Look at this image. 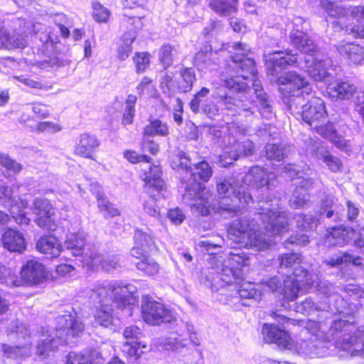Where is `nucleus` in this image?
<instances>
[{
	"mask_svg": "<svg viewBox=\"0 0 364 364\" xmlns=\"http://www.w3.org/2000/svg\"><path fill=\"white\" fill-rule=\"evenodd\" d=\"M360 214V205L350 200L346 202V212L340 213V208L335 203L333 195H326L322 198V218H328L329 222L342 223L357 221Z\"/></svg>",
	"mask_w": 364,
	"mask_h": 364,
	"instance_id": "nucleus-14",
	"label": "nucleus"
},
{
	"mask_svg": "<svg viewBox=\"0 0 364 364\" xmlns=\"http://www.w3.org/2000/svg\"><path fill=\"white\" fill-rule=\"evenodd\" d=\"M279 260L281 273L287 277V274L291 272L295 265L300 263L301 259L300 255L292 252L282 254Z\"/></svg>",
	"mask_w": 364,
	"mask_h": 364,
	"instance_id": "nucleus-43",
	"label": "nucleus"
},
{
	"mask_svg": "<svg viewBox=\"0 0 364 364\" xmlns=\"http://www.w3.org/2000/svg\"><path fill=\"white\" fill-rule=\"evenodd\" d=\"M36 249L47 255L48 258L58 257L62 252V245L56 237L46 235L41 237L36 242Z\"/></svg>",
	"mask_w": 364,
	"mask_h": 364,
	"instance_id": "nucleus-34",
	"label": "nucleus"
},
{
	"mask_svg": "<svg viewBox=\"0 0 364 364\" xmlns=\"http://www.w3.org/2000/svg\"><path fill=\"white\" fill-rule=\"evenodd\" d=\"M232 49L234 55L232 57V63L230 64V67L236 70L237 75L231 76L228 79H221V86L225 87L237 95H228L222 87H217L213 97L218 100L220 105L231 114H240L242 112L253 114L250 106L252 102L247 97L250 90L247 80H250L252 82L257 100V107L260 114L266 119L272 118L274 114L272 100L264 92L260 81L256 78L257 70L255 61L247 58L250 52V46L238 42L234 43Z\"/></svg>",
	"mask_w": 364,
	"mask_h": 364,
	"instance_id": "nucleus-3",
	"label": "nucleus"
},
{
	"mask_svg": "<svg viewBox=\"0 0 364 364\" xmlns=\"http://www.w3.org/2000/svg\"><path fill=\"white\" fill-rule=\"evenodd\" d=\"M21 277L23 285H36L41 283L45 279V267L40 262L30 259L21 269Z\"/></svg>",
	"mask_w": 364,
	"mask_h": 364,
	"instance_id": "nucleus-24",
	"label": "nucleus"
},
{
	"mask_svg": "<svg viewBox=\"0 0 364 364\" xmlns=\"http://www.w3.org/2000/svg\"><path fill=\"white\" fill-rule=\"evenodd\" d=\"M83 323L70 313L59 315L55 318V330L42 327V338L36 346V353L45 358L54 352L59 346L74 343L72 339L83 332Z\"/></svg>",
	"mask_w": 364,
	"mask_h": 364,
	"instance_id": "nucleus-8",
	"label": "nucleus"
},
{
	"mask_svg": "<svg viewBox=\"0 0 364 364\" xmlns=\"http://www.w3.org/2000/svg\"><path fill=\"white\" fill-rule=\"evenodd\" d=\"M362 259L359 256H355L348 252H339L329 256L323 261L322 264L325 267L336 268V276L339 279L348 281L352 277V273H346L348 271V264L360 266Z\"/></svg>",
	"mask_w": 364,
	"mask_h": 364,
	"instance_id": "nucleus-17",
	"label": "nucleus"
},
{
	"mask_svg": "<svg viewBox=\"0 0 364 364\" xmlns=\"http://www.w3.org/2000/svg\"><path fill=\"white\" fill-rule=\"evenodd\" d=\"M315 129L318 134L322 135L323 136H342V135L338 132V128L336 124L333 122H328L326 124H320L316 123L313 128Z\"/></svg>",
	"mask_w": 364,
	"mask_h": 364,
	"instance_id": "nucleus-53",
	"label": "nucleus"
},
{
	"mask_svg": "<svg viewBox=\"0 0 364 364\" xmlns=\"http://www.w3.org/2000/svg\"><path fill=\"white\" fill-rule=\"evenodd\" d=\"M186 345L185 341L181 338L169 337L164 341V346L167 350H178L180 348L185 347Z\"/></svg>",
	"mask_w": 364,
	"mask_h": 364,
	"instance_id": "nucleus-60",
	"label": "nucleus"
},
{
	"mask_svg": "<svg viewBox=\"0 0 364 364\" xmlns=\"http://www.w3.org/2000/svg\"><path fill=\"white\" fill-rule=\"evenodd\" d=\"M238 0H211L209 6L223 16H230L237 11Z\"/></svg>",
	"mask_w": 364,
	"mask_h": 364,
	"instance_id": "nucleus-41",
	"label": "nucleus"
},
{
	"mask_svg": "<svg viewBox=\"0 0 364 364\" xmlns=\"http://www.w3.org/2000/svg\"><path fill=\"white\" fill-rule=\"evenodd\" d=\"M322 200L320 203V208L318 212L316 213L315 215L298 214L295 215L294 220L296 223V227L300 230L309 231L315 230L318 223L329 222L328 218H322Z\"/></svg>",
	"mask_w": 364,
	"mask_h": 364,
	"instance_id": "nucleus-35",
	"label": "nucleus"
},
{
	"mask_svg": "<svg viewBox=\"0 0 364 364\" xmlns=\"http://www.w3.org/2000/svg\"><path fill=\"white\" fill-rule=\"evenodd\" d=\"M85 245V235L84 232L69 233L66 235V240L64 242L62 252L71 254L72 256H82V258L87 254V258L90 256L88 253H84ZM84 262V259H82Z\"/></svg>",
	"mask_w": 364,
	"mask_h": 364,
	"instance_id": "nucleus-30",
	"label": "nucleus"
},
{
	"mask_svg": "<svg viewBox=\"0 0 364 364\" xmlns=\"http://www.w3.org/2000/svg\"><path fill=\"white\" fill-rule=\"evenodd\" d=\"M2 243L4 248L10 252L21 253L26 247V243L23 234L16 229H7L2 236Z\"/></svg>",
	"mask_w": 364,
	"mask_h": 364,
	"instance_id": "nucleus-32",
	"label": "nucleus"
},
{
	"mask_svg": "<svg viewBox=\"0 0 364 364\" xmlns=\"http://www.w3.org/2000/svg\"><path fill=\"white\" fill-rule=\"evenodd\" d=\"M291 44L306 55L305 58L318 55V48L314 41L301 29L292 30L289 35Z\"/></svg>",
	"mask_w": 364,
	"mask_h": 364,
	"instance_id": "nucleus-25",
	"label": "nucleus"
},
{
	"mask_svg": "<svg viewBox=\"0 0 364 364\" xmlns=\"http://www.w3.org/2000/svg\"><path fill=\"white\" fill-rule=\"evenodd\" d=\"M309 242V236L306 234H300L296 235H291L287 240L284 242L286 248H290L289 245H299L304 246Z\"/></svg>",
	"mask_w": 364,
	"mask_h": 364,
	"instance_id": "nucleus-58",
	"label": "nucleus"
},
{
	"mask_svg": "<svg viewBox=\"0 0 364 364\" xmlns=\"http://www.w3.org/2000/svg\"><path fill=\"white\" fill-rule=\"evenodd\" d=\"M2 43L8 48H21L26 47V41L22 34L16 32L5 33Z\"/></svg>",
	"mask_w": 364,
	"mask_h": 364,
	"instance_id": "nucleus-51",
	"label": "nucleus"
},
{
	"mask_svg": "<svg viewBox=\"0 0 364 364\" xmlns=\"http://www.w3.org/2000/svg\"><path fill=\"white\" fill-rule=\"evenodd\" d=\"M287 279L294 281V287H297V296L302 287L311 288L314 285L312 275L300 263L295 265L291 272L287 274Z\"/></svg>",
	"mask_w": 364,
	"mask_h": 364,
	"instance_id": "nucleus-33",
	"label": "nucleus"
},
{
	"mask_svg": "<svg viewBox=\"0 0 364 364\" xmlns=\"http://www.w3.org/2000/svg\"><path fill=\"white\" fill-rule=\"evenodd\" d=\"M279 200L269 198L259 201L258 212L235 220L228 229L230 238L240 246L256 250L268 249L269 235H282L289 230L287 213L279 206Z\"/></svg>",
	"mask_w": 364,
	"mask_h": 364,
	"instance_id": "nucleus-4",
	"label": "nucleus"
},
{
	"mask_svg": "<svg viewBox=\"0 0 364 364\" xmlns=\"http://www.w3.org/2000/svg\"><path fill=\"white\" fill-rule=\"evenodd\" d=\"M181 80L178 84L181 92H187L191 90L193 83L196 82V75L191 68H185L181 71Z\"/></svg>",
	"mask_w": 364,
	"mask_h": 364,
	"instance_id": "nucleus-50",
	"label": "nucleus"
},
{
	"mask_svg": "<svg viewBox=\"0 0 364 364\" xmlns=\"http://www.w3.org/2000/svg\"><path fill=\"white\" fill-rule=\"evenodd\" d=\"M136 288L132 284L119 281L97 282L90 289V298L96 305L94 315L96 323L116 331L120 325V318L114 317L112 303L120 311L117 314L121 318L132 316L133 309L136 303L134 294Z\"/></svg>",
	"mask_w": 364,
	"mask_h": 364,
	"instance_id": "nucleus-5",
	"label": "nucleus"
},
{
	"mask_svg": "<svg viewBox=\"0 0 364 364\" xmlns=\"http://www.w3.org/2000/svg\"><path fill=\"white\" fill-rule=\"evenodd\" d=\"M134 246L131 250V255L136 258L144 254L153 252L156 249L154 237L149 229L146 230L136 228L134 235Z\"/></svg>",
	"mask_w": 364,
	"mask_h": 364,
	"instance_id": "nucleus-23",
	"label": "nucleus"
},
{
	"mask_svg": "<svg viewBox=\"0 0 364 364\" xmlns=\"http://www.w3.org/2000/svg\"><path fill=\"white\" fill-rule=\"evenodd\" d=\"M339 53L353 64H362L364 61V50L354 43L341 44L337 46Z\"/></svg>",
	"mask_w": 364,
	"mask_h": 364,
	"instance_id": "nucleus-38",
	"label": "nucleus"
},
{
	"mask_svg": "<svg viewBox=\"0 0 364 364\" xmlns=\"http://www.w3.org/2000/svg\"><path fill=\"white\" fill-rule=\"evenodd\" d=\"M144 132L146 135L160 136H166L169 133L167 124L160 119L151 120L150 124L145 127Z\"/></svg>",
	"mask_w": 364,
	"mask_h": 364,
	"instance_id": "nucleus-48",
	"label": "nucleus"
},
{
	"mask_svg": "<svg viewBox=\"0 0 364 364\" xmlns=\"http://www.w3.org/2000/svg\"><path fill=\"white\" fill-rule=\"evenodd\" d=\"M243 273L240 269L224 268L213 280L215 286L221 288L225 286H234L235 291L232 294L235 298L240 299L242 304L250 306L255 301H259L262 296L260 290L256 288L254 283L245 282Z\"/></svg>",
	"mask_w": 364,
	"mask_h": 364,
	"instance_id": "nucleus-9",
	"label": "nucleus"
},
{
	"mask_svg": "<svg viewBox=\"0 0 364 364\" xmlns=\"http://www.w3.org/2000/svg\"><path fill=\"white\" fill-rule=\"evenodd\" d=\"M250 257L247 253L242 251L240 249H236L234 252H231L228 255V259L227 261L228 264H221L220 267H217L216 275L219 272H222L224 268H232V269H240L244 274L242 267H245L250 265Z\"/></svg>",
	"mask_w": 364,
	"mask_h": 364,
	"instance_id": "nucleus-36",
	"label": "nucleus"
},
{
	"mask_svg": "<svg viewBox=\"0 0 364 364\" xmlns=\"http://www.w3.org/2000/svg\"><path fill=\"white\" fill-rule=\"evenodd\" d=\"M313 141V138H309L306 140V151H310L318 161L323 164L331 171L334 173L339 171L342 168L341 159L333 155L323 145H310Z\"/></svg>",
	"mask_w": 364,
	"mask_h": 364,
	"instance_id": "nucleus-22",
	"label": "nucleus"
},
{
	"mask_svg": "<svg viewBox=\"0 0 364 364\" xmlns=\"http://www.w3.org/2000/svg\"><path fill=\"white\" fill-rule=\"evenodd\" d=\"M141 146L144 152H149L153 155L156 154L159 151V145L149 138H142Z\"/></svg>",
	"mask_w": 364,
	"mask_h": 364,
	"instance_id": "nucleus-64",
	"label": "nucleus"
},
{
	"mask_svg": "<svg viewBox=\"0 0 364 364\" xmlns=\"http://www.w3.org/2000/svg\"><path fill=\"white\" fill-rule=\"evenodd\" d=\"M293 149V146L282 143L268 142L265 146V153L268 159L280 161L287 157Z\"/></svg>",
	"mask_w": 364,
	"mask_h": 364,
	"instance_id": "nucleus-40",
	"label": "nucleus"
},
{
	"mask_svg": "<svg viewBox=\"0 0 364 364\" xmlns=\"http://www.w3.org/2000/svg\"><path fill=\"white\" fill-rule=\"evenodd\" d=\"M284 173L289 175L291 178L296 177L301 179L289 199V205L292 208H304L310 202L309 190L313 187L314 180L312 178H304L303 175H307L306 173L300 171L298 166L295 164H289L284 166Z\"/></svg>",
	"mask_w": 364,
	"mask_h": 364,
	"instance_id": "nucleus-11",
	"label": "nucleus"
},
{
	"mask_svg": "<svg viewBox=\"0 0 364 364\" xmlns=\"http://www.w3.org/2000/svg\"><path fill=\"white\" fill-rule=\"evenodd\" d=\"M328 234L325 243L328 246H343L352 242L356 247H364V225L355 228H346L343 225L328 227Z\"/></svg>",
	"mask_w": 364,
	"mask_h": 364,
	"instance_id": "nucleus-12",
	"label": "nucleus"
},
{
	"mask_svg": "<svg viewBox=\"0 0 364 364\" xmlns=\"http://www.w3.org/2000/svg\"><path fill=\"white\" fill-rule=\"evenodd\" d=\"M357 15L359 17V24L351 28L352 33L359 38H364V7L357 9Z\"/></svg>",
	"mask_w": 364,
	"mask_h": 364,
	"instance_id": "nucleus-59",
	"label": "nucleus"
},
{
	"mask_svg": "<svg viewBox=\"0 0 364 364\" xmlns=\"http://www.w3.org/2000/svg\"><path fill=\"white\" fill-rule=\"evenodd\" d=\"M104 361L101 353L92 349L79 353L70 352L66 356L65 364H104Z\"/></svg>",
	"mask_w": 364,
	"mask_h": 364,
	"instance_id": "nucleus-31",
	"label": "nucleus"
},
{
	"mask_svg": "<svg viewBox=\"0 0 364 364\" xmlns=\"http://www.w3.org/2000/svg\"><path fill=\"white\" fill-rule=\"evenodd\" d=\"M265 65L267 74L276 76L287 65H294L297 61L296 54H292L291 50L274 51L264 55Z\"/></svg>",
	"mask_w": 364,
	"mask_h": 364,
	"instance_id": "nucleus-21",
	"label": "nucleus"
},
{
	"mask_svg": "<svg viewBox=\"0 0 364 364\" xmlns=\"http://www.w3.org/2000/svg\"><path fill=\"white\" fill-rule=\"evenodd\" d=\"M178 57V48L169 43L164 44L159 49V60L165 69L171 67Z\"/></svg>",
	"mask_w": 364,
	"mask_h": 364,
	"instance_id": "nucleus-42",
	"label": "nucleus"
},
{
	"mask_svg": "<svg viewBox=\"0 0 364 364\" xmlns=\"http://www.w3.org/2000/svg\"><path fill=\"white\" fill-rule=\"evenodd\" d=\"M0 284L9 287H16L23 286V280L19 279V277L10 268L0 265Z\"/></svg>",
	"mask_w": 364,
	"mask_h": 364,
	"instance_id": "nucleus-47",
	"label": "nucleus"
},
{
	"mask_svg": "<svg viewBox=\"0 0 364 364\" xmlns=\"http://www.w3.org/2000/svg\"><path fill=\"white\" fill-rule=\"evenodd\" d=\"M228 138L230 147L224 149V154H227L230 159L236 161L241 156H247L253 154L255 145L249 138Z\"/></svg>",
	"mask_w": 364,
	"mask_h": 364,
	"instance_id": "nucleus-28",
	"label": "nucleus"
},
{
	"mask_svg": "<svg viewBox=\"0 0 364 364\" xmlns=\"http://www.w3.org/2000/svg\"><path fill=\"white\" fill-rule=\"evenodd\" d=\"M321 7L331 16L339 17L343 16L345 13V10L343 8L335 6L331 1L328 0H322Z\"/></svg>",
	"mask_w": 364,
	"mask_h": 364,
	"instance_id": "nucleus-57",
	"label": "nucleus"
},
{
	"mask_svg": "<svg viewBox=\"0 0 364 364\" xmlns=\"http://www.w3.org/2000/svg\"><path fill=\"white\" fill-rule=\"evenodd\" d=\"M277 178L274 172H268L259 166L252 167L243 178V183L257 188L270 190L277 184Z\"/></svg>",
	"mask_w": 364,
	"mask_h": 364,
	"instance_id": "nucleus-20",
	"label": "nucleus"
},
{
	"mask_svg": "<svg viewBox=\"0 0 364 364\" xmlns=\"http://www.w3.org/2000/svg\"><path fill=\"white\" fill-rule=\"evenodd\" d=\"M92 16L96 21L103 23L107 21L110 12L107 8L97 1L92 3Z\"/></svg>",
	"mask_w": 364,
	"mask_h": 364,
	"instance_id": "nucleus-55",
	"label": "nucleus"
},
{
	"mask_svg": "<svg viewBox=\"0 0 364 364\" xmlns=\"http://www.w3.org/2000/svg\"><path fill=\"white\" fill-rule=\"evenodd\" d=\"M141 334V331L136 326H129L124 330L123 335L124 338L133 340L130 342L127 341L123 349L130 357H139L144 353L143 349H146L147 347L145 343L137 341Z\"/></svg>",
	"mask_w": 364,
	"mask_h": 364,
	"instance_id": "nucleus-27",
	"label": "nucleus"
},
{
	"mask_svg": "<svg viewBox=\"0 0 364 364\" xmlns=\"http://www.w3.org/2000/svg\"><path fill=\"white\" fill-rule=\"evenodd\" d=\"M277 83L283 87L282 92L290 94L285 102L291 113H300L304 122L312 128L326 116L325 103L323 100L312 97L305 102V96L311 93L312 87L306 79L295 72H289L277 78Z\"/></svg>",
	"mask_w": 364,
	"mask_h": 364,
	"instance_id": "nucleus-7",
	"label": "nucleus"
},
{
	"mask_svg": "<svg viewBox=\"0 0 364 364\" xmlns=\"http://www.w3.org/2000/svg\"><path fill=\"white\" fill-rule=\"evenodd\" d=\"M355 91L356 87L348 81L336 82L327 87L328 95L337 100H348Z\"/></svg>",
	"mask_w": 364,
	"mask_h": 364,
	"instance_id": "nucleus-37",
	"label": "nucleus"
},
{
	"mask_svg": "<svg viewBox=\"0 0 364 364\" xmlns=\"http://www.w3.org/2000/svg\"><path fill=\"white\" fill-rule=\"evenodd\" d=\"M209 89L203 87L200 89V91L196 93L193 99L190 102V107L193 112H199L200 103L203 99L205 97L209 94Z\"/></svg>",
	"mask_w": 364,
	"mask_h": 364,
	"instance_id": "nucleus-56",
	"label": "nucleus"
},
{
	"mask_svg": "<svg viewBox=\"0 0 364 364\" xmlns=\"http://www.w3.org/2000/svg\"><path fill=\"white\" fill-rule=\"evenodd\" d=\"M141 178L145 182V188L149 196L144 204V211L150 216L161 219V210L157 203L164 199V181L161 178V171L159 166H150L149 171L144 169Z\"/></svg>",
	"mask_w": 364,
	"mask_h": 364,
	"instance_id": "nucleus-10",
	"label": "nucleus"
},
{
	"mask_svg": "<svg viewBox=\"0 0 364 364\" xmlns=\"http://www.w3.org/2000/svg\"><path fill=\"white\" fill-rule=\"evenodd\" d=\"M135 38L134 34H130L129 37H127L126 34L124 35L123 42L119 46L117 50V56L119 60H125L129 56L132 51V44L134 41Z\"/></svg>",
	"mask_w": 364,
	"mask_h": 364,
	"instance_id": "nucleus-52",
	"label": "nucleus"
},
{
	"mask_svg": "<svg viewBox=\"0 0 364 364\" xmlns=\"http://www.w3.org/2000/svg\"><path fill=\"white\" fill-rule=\"evenodd\" d=\"M99 145L100 142L97 138H81L76 146L75 152L82 156L92 158L93 152Z\"/></svg>",
	"mask_w": 364,
	"mask_h": 364,
	"instance_id": "nucleus-46",
	"label": "nucleus"
},
{
	"mask_svg": "<svg viewBox=\"0 0 364 364\" xmlns=\"http://www.w3.org/2000/svg\"><path fill=\"white\" fill-rule=\"evenodd\" d=\"M198 246L201 248V252L210 255L216 254L215 250L220 246L208 240H200L198 242Z\"/></svg>",
	"mask_w": 364,
	"mask_h": 364,
	"instance_id": "nucleus-63",
	"label": "nucleus"
},
{
	"mask_svg": "<svg viewBox=\"0 0 364 364\" xmlns=\"http://www.w3.org/2000/svg\"><path fill=\"white\" fill-rule=\"evenodd\" d=\"M16 333L18 337L21 336L26 341L25 345L23 346H11L5 344L2 346V350L6 358L14 359L18 362L22 358L28 356L31 353L28 346L31 333L29 329L23 325L16 326Z\"/></svg>",
	"mask_w": 364,
	"mask_h": 364,
	"instance_id": "nucleus-26",
	"label": "nucleus"
},
{
	"mask_svg": "<svg viewBox=\"0 0 364 364\" xmlns=\"http://www.w3.org/2000/svg\"><path fill=\"white\" fill-rule=\"evenodd\" d=\"M217 60L216 53L212 51L210 46H205L204 50H201L196 55L194 63L201 70H213Z\"/></svg>",
	"mask_w": 364,
	"mask_h": 364,
	"instance_id": "nucleus-39",
	"label": "nucleus"
},
{
	"mask_svg": "<svg viewBox=\"0 0 364 364\" xmlns=\"http://www.w3.org/2000/svg\"><path fill=\"white\" fill-rule=\"evenodd\" d=\"M97 201L100 211L105 218H110L119 215V210L110 203L104 193H97Z\"/></svg>",
	"mask_w": 364,
	"mask_h": 364,
	"instance_id": "nucleus-44",
	"label": "nucleus"
},
{
	"mask_svg": "<svg viewBox=\"0 0 364 364\" xmlns=\"http://www.w3.org/2000/svg\"><path fill=\"white\" fill-rule=\"evenodd\" d=\"M171 166L180 179L183 202L190 206L194 214L207 216L214 210L227 218L233 217L239 209L253 202L248 188L237 186L231 176H221L216 178L218 199L215 203L213 194L200 181L206 182L210 179V166L206 161H201L192 167L190 159L182 151L177 150L171 156Z\"/></svg>",
	"mask_w": 364,
	"mask_h": 364,
	"instance_id": "nucleus-1",
	"label": "nucleus"
},
{
	"mask_svg": "<svg viewBox=\"0 0 364 364\" xmlns=\"http://www.w3.org/2000/svg\"><path fill=\"white\" fill-rule=\"evenodd\" d=\"M136 268L149 276L156 274L159 271V264L151 257H143L141 260L136 262Z\"/></svg>",
	"mask_w": 364,
	"mask_h": 364,
	"instance_id": "nucleus-49",
	"label": "nucleus"
},
{
	"mask_svg": "<svg viewBox=\"0 0 364 364\" xmlns=\"http://www.w3.org/2000/svg\"><path fill=\"white\" fill-rule=\"evenodd\" d=\"M331 142L341 151L348 155L353 151V145L350 140L346 138H331Z\"/></svg>",
	"mask_w": 364,
	"mask_h": 364,
	"instance_id": "nucleus-62",
	"label": "nucleus"
},
{
	"mask_svg": "<svg viewBox=\"0 0 364 364\" xmlns=\"http://www.w3.org/2000/svg\"><path fill=\"white\" fill-rule=\"evenodd\" d=\"M136 73L144 72L150 65V54L146 52L136 53L133 57Z\"/></svg>",
	"mask_w": 364,
	"mask_h": 364,
	"instance_id": "nucleus-54",
	"label": "nucleus"
},
{
	"mask_svg": "<svg viewBox=\"0 0 364 364\" xmlns=\"http://www.w3.org/2000/svg\"><path fill=\"white\" fill-rule=\"evenodd\" d=\"M260 285L264 291H271L281 296V305L284 308H290V302L297 298V287H294V281L287 279L283 274L264 278L260 281Z\"/></svg>",
	"mask_w": 364,
	"mask_h": 364,
	"instance_id": "nucleus-13",
	"label": "nucleus"
},
{
	"mask_svg": "<svg viewBox=\"0 0 364 364\" xmlns=\"http://www.w3.org/2000/svg\"><path fill=\"white\" fill-rule=\"evenodd\" d=\"M316 288L320 296L318 301L307 297L301 303L290 304V308L287 309L302 314L316 315L318 317L316 322L321 324H330L331 321H328L334 320L336 315L341 316L340 318L344 320L355 321L356 306L339 294L338 287L327 280H320L316 283Z\"/></svg>",
	"mask_w": 364,
	"mask_h": 364,
	"instance_id": "nucleus-6",
	"label": "nucleus"
},
{
	"mask_svg": "<svg viewBox=\"0 0 364 364\" xmlns=\"http://www.w3.org/2000/svg\"><path fill=\"white\" fill-rule=\"evenodd\" d=\"M62 129V127L51 122H42L37 124L36 130L38 133L47 131L48 134H55Z\"/></svg>",
	"mask_w": 364,
	"mask_h": 364,
	"instance_id": "nucleus-61",
	"label": "nucleus"
},
{
	"mask_svg": "<svg viewBox=\"0 0 364 364\" xmlns=\"http://www.w3.org/2000/svg\"><path fill=\"white\" fill-rule=\"evenodd\" d=\"M31 210L36 215L35 221L39 227L50 231L55 230L57 225L53 217V208L48 200L35 198Z\"/></svg>",
	"mask_w": 364,
	"mask_h": 364,
	"instance_id": "nucleus-19",
	"label": "nucleus"
},
{
	"mask_svg": "<svg viewBox=\"0 0 364 364\" xmlns=\"http://www.w3.org/2000/svg\"><path fill=\"white\" fill-rule=\"evenodd\" d=\"M141 316L146 323L154 326L175 321L174 314L169 309L148 295L141 299Z\"/></svg>",
	"mask_w": 364,
	"mask_h": 364,
	"instance_id": "nucleus-15",
	"label": "nucleus"
},
{
	"mask_svg": "<svg viewBox=\"0 0 364 364\" xmlns=\"http://www.w3.org/2000/svg\"><path fill=\"white\" fill-rule=\"evenodd\" d=\"M0 166L1 173L5 178H9L19 173L22 168L20 164H18L7 155L0 154Z\"/></svg>",
	"mask_w": 364,
	"mask_h": 364,
	"instance_id": "nucleus-45",
	"label": "nucleus"
},
{
	"mask_svg": "<svg viewBox=\"0 0 364 364\" xmlns=\"http://www.w3.org/2000/svg\"><path fill=\"white\" fill-rule=\"evenodd\" d=\"M13 190L8 186H0V203L9 210L11 216L19 225H28L31 220L27 217L25 209L28 201L21 198L13 196Z\"/></svg>",
	"mask_w": 364,
	"mask_h": 364,
	"instance_id": "nucleus-16",
	"label": "nucleus"
},
{
	"mask_svg": "<svg viewBox=\"0 0 364 364\" xmlns=\"http://www.w3.org/2000/svg\"><path fill=\"white\" fill-rule=\"evenodd\" d=\"M262 334L267 343L306 358L328 355V345L333 341L337 348L351 356H364V326L356 327L355 321L334 319L330 325L309 321L296 341L287 331L274 324H264Z\"/></svg>",
	"mask_w": 364,
	"mask_h": 364,
	"instance_id": "nucleus-2",
	"label": "nucleus"
},
{
	"mask_svg": "<svg viewBox=\"0 0 364 364\" xmlns=\"http://www.w3.org/2000/svg\"><path fill=\"white\" fill-rule=\"evenodd\" d=\"M120 259L117 255H109L103 257L97 251H92L87 258V254L84 257V263L90 268H95L101 266L102 269L109 272L120 267Z\"/></svg>",
	"mask_w": 364,
	"mask_h": 364,
	"instance_id": "nucleus-29",
	"label": "nucleus"
},
{
	"mask_svg": "<svg viewBox=\"0 0 364 364\" xmlns=\"http://www.w3.org/2000/svg\"><path fill=\"white\" fill-rule=\"evenodd\" d=\"M304 61L309 76L315 81L321 82L327 77L332 76V71L335 70L336 65L331 58L326 56L321 58L317 55L313 58H305Z\"/></svg>",
	"mask_w": 364,
	"mask_h": 364,
	"instance_id": "nucleus-18",
	"label": "nucleus"
}]
</instances>
